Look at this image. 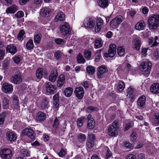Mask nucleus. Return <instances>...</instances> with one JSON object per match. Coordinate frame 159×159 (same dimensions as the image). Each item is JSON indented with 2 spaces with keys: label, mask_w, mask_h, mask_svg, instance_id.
Here are the masks:
<instances>
[{
  "label": "nucleus",
  "mask_w": 159,
  "mask_h": 159,
  "mask_svg": "<svg viewBox=\"0 0 159 159\" xmlns=\"http://www.w3.org/2000/svg\"><path fill=\"white\" fill-rule=\"evenodd\" d=\"M103 20L100 17L97 18L96 21L90 17L86 18L84 20L83 26L86 29H92L94 28V30H101L102 26L103 24Z\"/></svg>",
  "instance_id": "nucleus-1"
},
{
  "label": "nucleus",
  "mask_w": 159,
  "mask_h": 159,
  "mask_svg": "<svg viewBox=\"0 0 159 159\" xmlns=\"http://www.w3.org/2000/svg\"><path fill=\"white\" fill-rule=\"evenodd\" d=\"M152 64L148 59H144L142 61L140 66L141 70L143 74L146 77H148L150 74V70Z\"/></svg>",
  "instance_id": "nucleus-2"
},
{
  "label": "nucleus",
  "mask_w": 159,
  "mask_h": 159,
  "mask_svg": "<svg viewBox=\"0 0 159 159\" xmlns=\"http://www.w3.org/2000/svg\"><path fill=\"white\" fill-rule=\"evenodd\" d=\"M149 29L155 30L159 26V15H155L150 17L148 20Z\"/></svg>",
  "instance_id": "nucleus-3"
},
{
  "label": "nucleus",
  "mask_w": 159,
  "mask_h": 159,
  "mask_svg": "<svg viewBox=\"0 0 159 159\" xmlns=\"http://www.w3.org/2000/svg\"><path fill=\"white\" fill-rule=\"evenodd\" d=\"M22 75L20 73L17 72L12 75L9 80V81L15 84H19L22 81Z\"/></svg>",
  "instance_id": "nucleus-4"
},
{
  "label": "nucleus",
  "mask_w": 159,
  "mask_h": 159,
  "mask_svg": "<svg viewBox=\"0 0 159 159\" xmlns=\"http://www.w3.org/2000/svg\"><path fill=\"white\" fill-rule=\"evenodd\" d=\"M123 17L121 16H118L113 19L110 23V25L113 29L117 28L123 21Z\"/></svg>",
  "instance_id": "nucleus-5"
},
{
  "label": "nucleus",
  "mask_w": 159,
  "mask_h": 159,
  "mask_svg": "<svg viewBox=\"0 0 159 159\" xmlns=\"http://www.w3.org/2000/svg\"><path fill=\"white\" fill-rule=\"evenodd\" d=\"M0 155L3 159H10L12 156V152L10 149H1Z\"/></svg>",
  "instance_id": "nucleus-6"
},
{
  "label": "nucleus",
  "mask_w": 159,
  "mask_h": 159,
  "mask_svg": "<svg viewBox=\"0 0 159 159\" xmlns=\"http://www.w3.org/2000/svg\"><path fill=\"white\" fill-rule=\"evenodd\" d=\"M116 46L113 44H111L109 46V49L108 53H105L104 56L105 57H113L116 53Z\"/></svg>",
  "instance_id": "nucleus-7"
},
{
  "label": "nucleus",
  "mask_w": 159,
  "mask_h": 159,
  "mask_svg": "<svg viewBox=\"0 0 159 159\" xmlns=\"http://www.w3.org/2000/svg\"><path fill=\"white\" fill-rule=\"evenodd\" d=\"M45 88L47 92L50 94H54L57 91V88L56 85H52L50 82L45 83Z\"/></svg>",
  "instance_id": "nucleus-8"
},
{
  "label": "nucleus",
  "mask_w": 159,
  "mask_h": 159,
  "mask_svg": "<svg viewBox=\"0 0 159 159\" xmlns=\"http://www.w3.org/2000/svg\"><path fill=\"white\" fill-rule=\"evenodd\" d=\"M2 89L4 93H10L12 92L13 86L11 84L5 83L2 85Z\"/></svg>",
  "instance_id": "nucleus-9"
},
{
  "label": "nucleus",
  "mask_w": 159,
  "mask_h": 159,
  "mask_svg": "<svg viewBox=\"0 0 159 159\" xmlns=\"http://www.w3.org/2000/svg\"><path fill=\"white\" fill-rule=\"evenodd\" d=\"M108 71L107 69L105 66H102L99 67L98 69L97 75L99 78L103 77L104 74Z\"/></svg>",
  "instance_id": "nucleus-10"
},
{
  "label": "nucleus",
  "mask_w": 159,
  "mask_h": 159,
  "mask_svg": "<svg viewBox=\"0 0 159 159\" xmlns=\"http://www.w3.org/2000/svg\"><path fill=\"white\" fill-rule=\"evenodd\" d=\"M76 96L79 99H82L84 94V89L82 87L76 88L74 91Z\"/></svg>",
  "instance_id": "nucleus-11"
},
{
  "label": "nucleus",
  "mask_w": 159,
  "mask_h": 159,
  "mask_svg": "<svg viewBox=\"0 0 159 159\" xmlns=\"http://www.w3.org/2000/svg\"><path fill=\"white\" fill-rule=\"evenodd\" d=\"M146 98L144 95H142L138 99L137 104L138 107L140 108L144 107L146 105Z\"/></svg>",
  "instance_id": "nucleus-12"
},
{
  "label": "nucleus",
  "mask_w": 159,
  "mask_h": 159,
  "mask_svg": "<svg viewBox=\"0 0 159 159\" xmlns=\"http://www.w3.org/2000/svg\"><path fill=\"white\" fill-rule=\"evenodd\" d=\"M151 121L153 125L155 126L159 125V114L154 113L151 117Z\"/></svg>",
  "instance_id": "nucleus-13"
},
{
  "label": "nucleus",
  "mask_w": 159,
  "mask_h": 159,
  "mask_svg": "<svg viewBox=\"0 0 159 159\" xmlns=\"http://www.w3.org/2000/svg\"><path fill=\"white\" fill-rule=\"evenodd\" d=\"M117 129L116 127L110 126L108 129V134L110 136H116L117 135Z\"/></svg>",
  "instance_id": "nucleus-14"
},
{
  "label": "nucleus",
  "mask_w": 159,
  "mask_h": 159,
  "mask_svg": "<svg viewBox=\"0 0 159 159\" xmlns=\"http://www.w3.org/2000/svg\"><path fill=\"white\" fill-rule=\"evenodd\" d=\"M33 133V130L29 128H27L24 129L22 132L23 134L30 137L32 139H34L35 138Z\"/></svg>",
  "instance_id": "nucleus-15"
},
{
  "label": "nucleus",
  "mask_w": 159,
  "mask_h": 159,
  "mask_svg": "<svg viewBox=\"0 0 159 159\" xmlns=\"http://www.w3.org/2000/svg\"><path fill=\"white\" fill-rule=\"evenodd\" d=\"M49 101L47 98H44L41 100L40 106L42 109L48 108L49 106Z\"/></svg>",
  "instance_id": "nucleus-16"
},
{
  "label": "nucleus",
  "mask_w": 159,
  "mask_h": 159,
  "mask_svg": "<svg viewBox=\"0 0 159 159\" xmlns=\"http://www.w3.org/2000/svg\"><path fill=\"white\" fill-rule=\"evenodd\" d=\"M65 20V17L64 14L61 11L59 12L56 16L54 20L55 22H57L58 21H62Z\"/></svg>",
  "instance_id": "nucleus-17"
},
{
  "label": "nucleus",
  "mask_w": 159,
  "mask_h": 159,
  "mask_svg": "<svg viewBox=\"0 0 159 159\" xmlns=\"http://www.w3.org/2000/svg\"><path fill=\"white\" fill-rule=\"evenodd\" d=\"M146 24L143 20H141L138 22L135 26L136 30H143L146 27Z\"/></svg>",
  "instance_id": "nucleus-18"
},
{
  "label": "nucleus",
  "mask_w": 159,
  "mask_h": 159,
  "mask_svg": "<svg viewBox=\"0 0 159 159\" xmlns=\"http://www.w3.org/2000/svg\"><path fill=\"white\" fill-rule=\"evenodd\" d=\"M150 89L153 93H159V83H154L151 86Z\"/></svg>",
  "instance_id": "nucleus-19"
},
{
  "label": "nucleus",
  "mask_w": 159,
  "mask_h": 159,
  "mask_svg": "<svg viewBox=\"0 0 159 159\" xmlns=\"http://www.w3.org/2000/svg\"><path fill=\"white\" fill-rule=\"evenodd\" d=\"M58 76V74L56 70H53L51 71L49 76V80L51 82H55Z\"/></svg>",
  "instance_id": "nucleus-20"
},
{
  "label": "nucleus",
  "mask_w": 159,
  "mask_h": 159,
  "mask_svg": "<svg viewBox=\"0 0 159 159\" xmlns=\"http://www.w3.org/2000/svg\"><path fill=\"white\" fill-rule=\"evenodd\" d=\"M40 15L43 17H47L50 13V11L48 7H43L40 9Z\"/></svg>",
  "instance_id": "nucleus-21"
},
{
  "label": "nucleus",
  "mask_w": 159,
  "mask_h": 159,
  "mask_svg": "<svg viewBox=\"0 0 159 159\" xmlns=\"http://www.w3.org/2000/svg\"><path fill=\"white\" fill-rule=\"evenodd\" d=\"M18 10V7L15 5H13L8 7L6 10V12L7 14L14 13Z\"/></svg>",
  "instance_id": "nucleus-22"
},
{
  "label": "nucleus",
  "mask_w": 159,
  "mask_h": 159,
  "mask_svg": "<svg viewBox=\"0 0 159 159\" xmlns=\"http://www.w3.org/2000/svg\"><path fill=\"white\" fill-rule=\"evenodd\" d=\"M65 82V77L64 75H61L58 77L57 85L58 87H61Z\"/></svg>",
  "instance_id": "nucleus-23"
},
{
  "label": "nucleus",
  "mask_w": 159,
  "mask_h": 159,
  "mask_svg": "<svg viewBox=\"0 0 159 159\" xmlns=\"http://www.w3.org/2000/svg\"><path fill=\"white\" fill-rule=\"evenodd\" d=\"M6 135L7 139L10 141H15L16 139V135L13 132H8Z\"/></svg>",
  "instance_id": "nucleus-24"
},
{
  "label": "nucleus",
  "mask_w": 159,
  "mask_h": 159,
  "mask_svg": "<svg viewBox=\"0 0 159 159\" xmlns=\"http://www.w3.org/2000/svg\"><path fill=\"white\" fill-rule=\"evenodd\" d=\"M7 50L12 54H14L16 52V47L13 44L8 45L7 48Z\"/></svg>",
  "instance_id": "nucleus-25"
},
{
  "label": "nucleus",
  "mask_w": 159,
  "mask_h": 159,
  "mask_svg": "<svg viewBox=\"0 0 159 159\" xmlns=\"http://www.w3.org/2000/svg\"><path fill=\"white\" fill-rule=\"evenodd\" d=\"M133 43L134 49L136 50H139L141 45L139 40L137 38L134 39L133 40Z\"/></svg>",
  "instance_id": "nucleus-26"
},
{
  "label": "nucleus",
  "mask_w": 159,
  "mask_h": 159,
  "mask_svg": "<svg viewBox=\"0 0 159 159\" xmlns=\"http://www.w3.org/2000/svg\"><path fill=\"white\" fill-rule=\"evenodd\" d=\"M45 114L42 111L38 112L36 116V119L39 121H43L45 119Z\"/></svg>",
  "instance_id": "nucleus-27"
},
{
  "label": "nucleus",
  "mask_w": 159,
  "mask_h": 159,
  "mask_svg": "<svg viewBox=\"0 0 159 159\" xmlns=\"http://www.w3.org/2000/svg\"><path fill=\"white\" fill-rule=\"evenodd\" d=\"M43 74V68H38L36 71V76L39 79H40Z\"/></svg>",
  "instance_id": "nucleus-28"
},
{
  "label": "nucleus",
  "mask_w": 159,
  "mask_h": 159,
  "mask_svg": "<svg viewBox=\"0 0 159 159\" xmlns=\"http://www.w3.org/2000/svg\"><path fill=\"white\" fill-rule=\"evenodd\" d=\"M98 4L100 7L104 8L108 6V0H99Z\"/></svg>",
  "instance_id": "nucleus-29"
},
{
  "label": "nucleus",
  "mask_w": 159,
  "mask_h": 159,
  "mask_svg": "<svg viewBox=\"0 0 159 159\" xmlns=\"http://www.w3.org/2000/svg\"><path fill=\"white\" fill-rule=\"evenodd\" d=\"M60 30H71L72 28L66 22L62 23L60 26Z\"/></svg>",
  "instance_id": "nucleus-30"
},
{
  "label": "nucleus",
  "mask_w": 159,
  "mask_h": 159,
  "mask_svg": "<svg viewBox=\"0 0 159 159\" xmlns=\"http://www.w3.org/2000/svg\"><path fill=\"white\" fill-rule=\"evenodd\" d=\"M73 92V89L71 87L66 88L64 91L65 96L67 97H70L72 95Z\"/></svg>",
  "instance_id": "nucleus-31"
},
{
  "label": "nucleus",
  "mask_w": 159,
  "mask_h": 159,
  "mask_svg": "<svg viewBox=\"0 0 159 159\" xmlns=\"http://www.w3.org/2000/svg\"><path fill=\"white\" fill-rule=\"evenodd\" d=\"M9 100L7 97H4L2 99V107L4 109L9 108Z\"/></svg>",
  "instance_id": "nucleus-32"
},
{
  "label": "nucleus",
  "mask_w": 159,
  "mask_h": 159,
  "mask_svg": "<svg viewBox=\"0 0 159 159\" xmlns=\"http://www.w3.org/2000/svg\"><path fill=\"white\" fill-rule=\"evenodd\" d=\"M94 44V47L95 48H100L102 46V41L99 39H97L95 40Z\"/></svg>",
  "instance_id": "nucleus-33"
},
{
  "label": "nucleus",
  "mask_w": 159,
  "mask_h": 159,
  "mask_svg": "<svg viewBox=\"0 0 159 159\" xmlns=\"http://www.w3.org/2000/svg\"><path fill=\"white\" fill-rule=\"evenodd\" d=\"M25 37V34L24 30H20L17 36L18 39L21 41Z\"/></svg>",
  "instance_id": "nucleus-34"
},
{
  "label": "nucleus",
  "mask_w": 159,
  "mask_h": 159,
  "mask_svg": "<svg viewBox=\"0 0 159 159\" xmlns=\"http://www.w3.org/2000/svg\"><path fill=\"white\" fill-rule=\"evenodd\" d=\"M26 48L29 50L32 49L34 47V45L33 43V41L32 39H30L26 44Z\"/></svg>",
  "instance_id": "nucleus-35"
},
{
  "label": "nucleus",
  "mask_w": 159,
  "mask_h": 159,
  "mask_svg": "<svg viewBox=\"0 0 159 159\" xmlns=\"http://www.w3.org/2000/svg\"><path fill=\"white\" fill-rule=\"evenodd\" d=\"M95 123L94 119L93 118L91 119L88 120V123L87 127L89 129H93Z\"/></svg>",
  "instance_id": "nucleus-36"
},
{
  "label": "nucleus",
  "mask_w": 159,
  "mask_h": 159,
  "mask_svg": "<svg viewBox=\"0 0 159 159\" xmlns=\"http://www.w3.org/2000/svg\"><path fill=\"white\" fill-rule=\"evenodd\" d=\"M117 52L118 55L120 56H122L124 55L125 53V50L123 47H119L117 48Z\"/></svg>",
  "instance_id": "nucleus-37"
},
{
  "label": "nucleus",
  "mask_w": 159,
  "mask_h": 159,
  "mask_svg": "<svg viewBox=\"0 0 159 159\" xmlns=\"http://www.w3.org/2000/svg\"><path fill=\"white\" fill-rule=\"evenodd\" d=\"M20 155L24 157H28L30 156V152L27 150L21 149L20 151Z\"/></svg>",
  "instance_id": "nucleus-38"
},
{
  "label": "nucleus",
  "mask_w": 159,
  "mask_h": 159,
  "mask_svg": "<svg viewBox=\"0 0 159 159\" xmlns=\"http://www.w3.org/2000/svg\"><path fill=\"white\" fill-rule=\"evenodd\" d=\"M77 60L79 63H84L85 62V60L84 58L82 55L79 53L77 56Z\"/></svg>",
  "instance_id": "nucleus-39"
},
{
  "label": "nucleus",
  "mask_w": 159,
  "mask_h": 159,
  "mask_svg": "<svg viewBox=\"0 0 159 159\" xmlns=\"http://www.w3.org/2000/svg\"><path fill=\"white\" fill-rule=\"evenodd\" d=\"M153 59L156 61L159 60V49L157 48L154 51Z\"/></svg>",
  "instance_id": "nucleus-40"
},
{
  "label": "nucleus",
  "mask_w": 159,
  "mask_h": 159,
  "mask_svg": "<svg viewBox=\"0 0 159 159\" xmlns=\"http://www.w3.org/2000/svg\"><path fill=\"white\" fill-rule=\"evenodd\" d=\"M86 71L88 74L93 75L94 73L95 69L93 67L89 66L87 67Z\"/></svg>",
  "instance_id": "nucleus-41"
},
{
  "label": "nucleus",
  "mask_w": 159,
  "mask_h": 159,
  "mask_svg": "<svg viewBox=\"0 0 159 159\" xmlns=\"http://www.w3.org/2000/svg\"><path fill=\"white\" fill-rule=\"evenodd\" d=\"M125 87L124 83L120 81L118 83L117 88V90L119 92H120L123 90Z\"/></svg>",
  "instance_id": "nucleus-42"
},
{
  "label": "nucleus",
  "mask_w": 159,
  "mask_h": 159,
  "mask_svg": "<svg viewBox=\"0 0 159 159\" xmlns=\"http://www.w3.org/2000/svg\"><path fill=\"white\" fill-rule=\"evenodd\" d=\"M12 59L15 63L18 64L20 63L21 58L20 55H15L13 57Z\"/></svg>",
  "instance_id": "nucleus-43"
},
{
  "label": "nucleus",
  "mask_w": 159,
  "mask_h": 159,
  "mask_svg": "<svg viewBox=\"0 0 159 159\" xmlns=\"http://www.w3.org/2000/svg\"><path fill=\"white\" fill-rule=\"evenodd\" d=\"M124 145L128 149L131 150L133 148L134 146L129 141L125 142Z\"/></svg>",
  "instance_id": "nucleus-44"
},
{
  "label": "nucleus",
  "mask_w": 159,
  "mask_h": 159,
  "mask_svg": "<svg viewBox=\"0 0 159 159\" xmlns=\"http://www.w3.org/2000/svg\"><path fill=\"white\" fill-rule=\"evenodd\" d=\"M84 56L86 59H89L91 56V52L88 50L84 51Z\"/></svg>",
  "instance_id": "nucleus-45"
},
{
  "label": "nucleus",
  "mask_w": 159,
  "mask_h": 159,
  "mask_svg": "<svg viewBox=\"0 0 159 159\" xmlns=\"http://www.w3.org/2000/svg\"><path fill=\"white\" fill-rule=\"evenodd\" d=\"M62 55V53L60 51H57L54 53V57L57 60L60 59Z\"/></svg>",
  "instance_id": "nucleus-46"
},
{
  "label": "nucleus",
  "mask_w": 159,
  "mask_h": 159,
  "mask_svg": "<svg viewBox=\"0 0 159 159\" xmlns=\"http://www.w3.org/2000/svg\"><path fill=\"white\" fill-rule=\"evenodd\" d=\"M41 35L36 34L34 36V41L35 43H40L41 39Z\"/></svg>",
  "instance_id": "nucleus-47"
},
{
  "label": "nucleus",
  "mask_w": 159,
  "mask_h": 159,
  "mask_svg": "<svg viewBox=\"0 0 159 159\" xmlns=\"http://www.w3.org/2000/svg\"><path fill=\"white\" fill-rule=\"evenodd\" d=\"M134 126V123L132 121H130L127 123L125 126L124 130L125 131L128 130L130 128L133 127Z\"/></svg>",
  "instance_id": "nucleus-48"
},
{
  "label": "nucleus",
  "mask_w": 159,
  "mask_h": 159,
  "mask_svg": "<svg viewBox=\"0 0 159 159\" xmlns=\"http://www.w3.org/2000/svg\"><path fill=\"white\" fill-rule=\"evenodd\" d=\"M102 51V50L101 49H99L98 50L96 53V57L95 59V61H98L100 59L101 57V53Z\"/></svg>",
  "instance_id": "nucleus-49"
},
{
  "label": "nucleus",
  "mask_w": 159,
  "mask_h": 159,
  "mask_svg": "<svg viewBox=\"0 0 159 159\" xmlns=\"http://www.w3.org/2000/svg\"><path fill=\"white\" fill-rule=\"evenodd\" d=\"M84 119V117H80L77 119L76 122L78 127H80L83 125Z\"/></svg>",
  "instance_id": "nucleus-50"
},
{
  "label": "nucleus",
  "mask_w": 159,
  "mask_h": 159,
  "mask_svg": "<svg viewBox=\"0 0 159 159\" xmlns=\"http://www.w3.org/2000/svg\"><path fill=\"white\" fill-rule=\"evenodd\" d=\"M86 138V136L83 134H80L78 136V139L80 142H81L85 140Z\"/></svg>",
  "instance_id": "nucleus-51"
},
{
  "label": "nucleus",
  "mask_w": 159,
  "mask_h": 159,
  "mask_svg": "<svg viewBox=\"0 0 159 159\" xmlns=\"http://www.w3.org/2000/svg\"><path fill=\"white\" fill-rule=\"evenodd\" d=\"M18 97L16 96H14L13 97V104L16 107H18Z\"/></svg>",
  "instance_id": "nucleus-52"
},
{
  "label": "nucleus",
  "mask_w": 159,
  "mask_h": 159,
  "mask_svg": "<svg viewBox=\"0 0 159 159\" xmlns=\"http://www.w3.org/2000/svg\"><path fill=\"white\" fill-rule=\"evenodd\" d=\"M95 139V137L93 133H89L88 136L87 140L88 141H92L94 142Z\"/></svg>",
  "instance_id": "nucleus-53"
},
{
  "label": "nucleus",
  "mask_w": 159,
  "mask_h": 159,
  "mask_svg": "<svg viewBox=\"0 0 159 159\" xmlns=\"http://www.w3.org/2000/svg\"><path fill=\"white\" fill-rule=\"evenodd\" d=\"M131 65L129 63H127L124 69V71L126 73L128 72L131 69Z\"/></svg>",
  "instance_id": "nucleus-54"
},
{
  "label": "nucleus",
  "mask_w": 159,
  "mask_h": 159,
  "mask_svg": "<svg viewBox=\"0 0 159 159\" xmlns=\"http://www.w3.org/2000/svg\"><path fill=\"white\" fill-rule=\"evenodd\" d=\"M54 41L58 45L63 44L64 43V41L63 39L60 38H56L54 39Z\"/></svg>",
  "instance_id": "nucleus-55"
},
{
  "label": "nucleus",
  "mask_w": 159,
  "mask_h": 159,
  "mask_svg": "<svg viewBox=\"0 0 159 159\" xmlns=\"http://www.w3.org/2000/svg\"><path fill=\"white\" fill-rule=\"evenodd\" d=\"M59 121L58 119L56 117L54 120V123L53 125V127L56 129L58 128L59 125Z\"/></svg>",
  "instance_id": "nucleus-56"
},
{
  "label": "nucleus",
  "mask_w": 159,
  "mask_h": 159,
  "mask_svg": "<svg viewBox=\"0 0 159 159\" xmlns=\"http://www.w3.org/2000/svg\"><path fill=\"white\" fill-rule=\"evenodd\" d=\"M24 15V13L23 11H19L15 14V16L18 18H21Z\"/></svg>",
  "instance_id": "nucleus-57"
},
{
  "label": "nucleus",
  "mask_w": 159,
  "mask_h": 159,
  "mask_svg": "<svg viewBox=\"0 0 159 159\" xmlns=\"http://www.w3.org/2000/svg\"><path fill=\"white\" fill-rule=\"evenodd\" d=\"M94 144V142L92 141H88L87 140L86 145L89 148H91L93 147Z\"/></svg>",
  "instance_id": "nucleus-58"
},
{
  "label": "nucleus",
  "mask_w": 159,
  "mask_h": 159,
  "mask_svg": "<svg viewBox=\"0 0 159 159\" xmlns=\"http://www.w3.org/2000/svg\"><path fill=\"white\" fill-rule=\"evenodd\" d=\"M5 56V50H0V61L3 60Z\"/></svg>",
  "instance_id": "nucleus-59"
},
{
  "label": "nucleus",
  "mask_w": 159,
  "mask_h": 159,
  "mask_svg": "<svg viewBox=\"0 0 159 159\" xmlns=\"http://www.w3.org/2000/svg\"><path fill=\"white\" fill-rule=\"evenodd\" d=\"M137 137V135L135 132H134L132 133L131 135V139L134 142L136 141Z\"/></svg>",
  "instance_id": "nucleus-60"
},
{
  "label": "nucleus",
  "mask_w": 159,
  "mask_h": 159,
  "mask_svg": "<svg viewBox=\"0 0 159 159\" xmlns=\"http://www.w3.org/2000/svg\"><path fill=\"white\" fill-rule=\"evenodd\" d=\"M97 109V107H94L92 106L89 107L87 109V111L88 112H91L92 111H93Z\"/></svg>",
  "instance_id": "nucleus-61"
},
{
  "label": "nucleus",
  "mask_w": 159,
  "mask_h": 159,
  "mask_svg": "<svg viewBox=\"0 0 159 159\" xmlns=\"http://www.w3.org/2000/svg\"><path fill=\"white\" fill-rule=\"evenodd\" d=\"M66 154V152L63 149H61L58 153V155L60 157H62L64 156Z\"/></svg>",
  "instance_id": "nucleus-62"
},
{
  "label": "nucleus",
  "mask_w": 159,
  "mask_h": 159,
  "mask_svg": "<svg viewBox=\"0 0 159 159\" xmlns=\"http://www.w3.org/2000/svg\"><path fill=\"white\" fill-rule=\"evenodd\" d=\"M125 159H136V157L134 154H130L126 156Z\"/></svg>",
  "instance_id": "nucleus-63"
},
{
  "label": "nucleus",
  "mask_w": 159,
  "mask_h": 159,
  "mask_svg": "<svg viewBox=\"0 0 159 159\" xmlns=\"http://www.w3.org/2000/svg\"><path fill=\"white\" fill-rule=\"evenodd\" d=\"M54 102H59V93H57L53 96Z\"/></svg>",
  "instance_id": "nucleus-64"
}]
</instances>
